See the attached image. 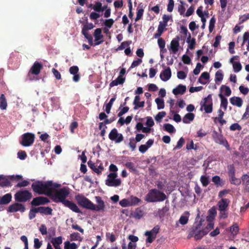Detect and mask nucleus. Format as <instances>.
Listing matches in <instances>:
<instances>
[{"instance_id":"obj_49","label":"nucleus","mask_w":249,"mask_h":249,"mask_svg":"<svg viewBox=\"0 0 249 249\" xmlns=\"http://www.w3.org/2000/svg\"><path fill=\"white\" fill-rule=\"evenodd\" d=\"M200 181L204 187L207 186L210 183L209 178L205 176H201L200 177Z\"/></svg>"},{"instance_id":"obj_64","label":"nucleus","mask_w":249,"mask_h":249,"mask_svg":"<svg viewBox=\"0 0 249 249\" xmlns=\"http://www.w3.org/2000/svg\"><path fill=\"white\" fill-rule=\"evenodd\" d=\"M125 166L129 169L130 171H135L136 168L134 164L132 162H127L125 164Z\"/></svg>"},{"instance_id":"obj_30","label":"nucleus","mask_w":249,"mask_h":249,"mask_svg":"<svg viewBox=\"0 0 249 249\" xmlns=\"http://www.w3.org/2000/svg\"><path fill=\"white\" fill-rule=\"evenodd\" d=\"M165 27V26H163V25H162V22H160L157 32L154 35V38H158L160 37L162 34Z\"/></svg>"},{"instance_id":"obj_35","label":"nucleus","mask_w":249,"mask_h":249,"mask_svg":"<svg viewBox=\"0 0 249 249\" xmlns=\"http://www.w3.org/2000/svg\"><path fill=\"white\" fill-rule=\"evenodd\" d=\"M220 90L224 93L226 96H229L231 93V91L229 87L226 85H222L220 87Z\"/></svg>"},{"instance_id":"obj_13","label":"nucleus","mask_w":249,"mask_h":249,"mask_svg":"<svg viewBox=\"0 0 249 249\" xmlns=\"http://www.w3.org/2000/svg\"><path fill=\"white\" fill-rule=\"evenodd\" d=\"M21 202H16L8 207L7 211L9 213H16L20 212L23 213L25 211L24 205Z\"/></svg>"},{"instance_id":"obj_52","label":"nucleus","mask_w":249,"mask_h":249,"mask_svg":"<svg viewBox=\"0 0 249 249\" xmlns=\"http://www.w3.org/2000/svg\"><path fill=\"white\" fill-rule=\"evenodd\" d=\"M228 174L229 176L235 175V170L233 164H230L228 166Z\"/></svg>"},{"instance_id":"obj_56","label":"nucleus","mask_w":249,"mask_h":249,"mask_svg":"<svg viewBox=\"0 0 249 249\" xmlns=\"http://www.w3.org/2000/svg\"><path fill=\"white\" fill-rule=\"evenodd\" d=\"M80 234L78 232H73L70 235V239L71 241H77L80 240Z\"/></svg>"},{"instance_id":"obj_21","label":"nucleus","mask_w":249,"mask_h":249,"mask_svg":"<svg viewBox=\"0 0 249 249\" xmlns=\"http://www.w3.org/2000/svg\"><path fill=\"white\" fill-rule=\"evenodd\" d=\"M36 211L38 213L45 215H52V209L50 207L41 206L37 207Z\"/></svg>"},{"instance_id":"obj_28","label":"nucleus","mask_w":249,"mask_h":249,"mask_svg":"<svg viewBox=\"0 0 249 249\" xmlns=\"http://www.w3.org/2000/svg\"><path fill=\"white\" fill-rule=\"evenodd\" d=\"M11 186L10 181L3 175H0V186L2 187Z\"/></svg>"},{"instance_id":"obj_42","label":"nucleus","mask_w":249,"mask_h":249,"mask_svg":"<svg viewBox=\"0 0 249 249\" xmlns=\"http://www.w3.org/2000/svg\"><path fill=\"white\" fill-rule=\"evenodd\" d=\"M77 245L75 243H71L69 241L64 243V249H77Z\"/></svg>"},{"instance_id":"obj_7","label":"nucleus","mask_w":249,"mask_h":249,"mask_svg":"<svg viewBox=\"0 0 249 249\" xmlns=\"http://www.w3.org/2000/svg\"><path fill=\"white\" fill-rule=\"evenodd\" d=\"M35 140V135L34 133L27 132L21 136L19 143L23 146L29 147L34 143Z\"/></svg>"},{"instance_id":"obj_26","label":"nucleus","mask_w":249,"mask_h":249,"mask_svg":"<svg viewBox=\"0 0 249 249\" xmlns=\"http://www.w3.org/2000/svg\"><path fill=\"white\" fill-rule=\"evenodd\" d=\"M186 87L184 85H179L175 89H173V93L177 95L178 94H183L186 91Z\"/></svg>"},{"instance_id":"obj_37","label":"nucleus","mask_w":249,"mask_h":249,"mask_svg":"<svg viewBox=\"0 0 249 249\" xmlns=\"http://www.w3.org/2000/svg\"><path fill=\"white\" fill-rule=\"evenodd\" d=\"M130 206H135L138 204L141 201V199L138 198L136 196H130L129 198Z\"/></svg>"},{"instance_id":"obj_47","label":"nucleus","mask_w":249,"mask_h":249,"mask_svg":"<svg viewBox=\"0 0 249 249\" xmlns=\"http://www.w3.org/2000/svg\"><path fill=\"white\" fill-rule=\"evenodd\" d=\"M155 102L157 105V107L158 109H161L164 107V100L160 98H157L155 99Z\"/></svg>"},{"instance_id":"obj_16","label":"nucleus","mask_w":249,"mask_h":249,"mask_svg":"<svg viewBox=\"0 0 249 249\" xmlns=\"http://www.w3.org/2000/svg\"><path fill=\"white\" fill-rule=\"evenodd\" d=\"M42 68L43 65L41 63L38 62H35L30 69L29 74H32L37 75L40 73V71Z\"/></svg>"},{"instance_id":"obj_44","label":"nucleus","mask_w":249,"mask_h":249,"mask_svg":"<svg viewBox=\"0 0 249 249\" xmlns=\"http://www.w3.org/2000/svg\"><path fill=\"white\" fill-rule=\"evenodd\" d=\"M143 215V211L140 208H137L134 212L133 217L136 219H140Z\"/></svg>"},{"instance_id":"obj_9","label":"nucleus","mask_w":249,"mask_h":249,"mask_svg":"<svg viewBox=\"0 0 249 249\" xmlns=\"http://www.w3.org/2000/svg\"><path fill=\"white\" fill-rule=\"evenodd\" d=\"M201 107H204L205 113H210L213 111V100L211 94H209L200 103Z\"/></svg>"},{"instance_id":"obj_19","label":"nucleus","mask_w":249,"mask_h":249,"mask_svg":"<svg viewBox=\"0 0 249 249\" xmlns=\"http://www.w3.org/2000/svg\"><path fill=\"white\" fill-rule=\"evenodd\" d=\"M178 39L179 37H177V38L173 39L171 42L169 50H171L173 53H176L178 50L179 47Z\"/></svg>"},{"instance_id":"obj_43","label":"nucleus","mask_w":249,"mask_h":249,"mask_svg":"<svg viewBox=\"0 0 249 249\" xmlns=\"http://www.w3.org/2000/svg\"><path fill=\"white\" fill-rule=\"evenodd\" d=\"M212 181L217 186H222L223 183L221 182V179L218 176H214L212 178Z\"/></svg>"},{"instance_id":"obj_41","label":"nucleus","mask_w":249,"mask_h":249,"mask_svg":"<svg viewBox=\"0 0 249 249\" xmlns=\"http://www.w3.org/2000/svg\"><path fill=\"white\" fill-rule=\"evenodd\" d=\"M223 74L221 70L217 71L215 74V82L216 84H218V81L221 82L223 79Z\"/></svg>"},{"instance_id":"obj_39","label":"nucleus","mask_w":249,"mask_h":249,"mask_svg":"<svg viewBox=\"0 0 249 249\" xmlns=\"http://www.w3.org/2000/svg\"><path fill=\"white\" fill-rule=\"evenodd\" d=\"M239 227L237 223H234L232 226L230 227V231L233 235H236L239 232Z\"/></svg>"},{"instance_id":"obj_8","label":"nucleus","mask_w":249,"mask_h":249,"mask_svg":"<svg viewBox=\"0 0 249 249\" xmlns=\"http://www.w3.org/2000/svg\"><path fill=\"white\" fill-rule=\"evenodd\" d=\"M117 174L116 173H109L106 180V185L109 187H118L121 184V180L120 178H116Z\"/></svg>"},{"instance_id":"obj_15","label":"nucleus","mask_w":249,"mask_h":249,"mask_svg":"<svg viewBox=\"0 0 249 249\" xmlns=\"http://www.w3.org/2000/svg\"><path fill=\"white\" fill-rule=\"evenodd\" d=\"M93 36L95 38L94 46L99 45L103 42V40H102L103 38V36L102 35V30L101 28H97L95 29Z\"/></svg>"},{"instance_id":"obj_32","label":"nucleus","mask_w":249,"mask_h":249,"mask_svg":"<svg viewBox=\"0 0 249 249\" xmlns=\"http://www.w3.org/2000/svg\"><path fill=\"white\" fill-rule=\"evenodd\" d=\"M158 44L160 49V52L165 53L167 51L165 48V41L162 38H158Z\"/></svg>"},{"instance_id":"obj_14","label":"nucleus","mask_w":249,"mask_h":249,"mask_svg":"<svg viewBox=\"0 0 249 249\" xmlns=\"http://www.w3.org/2000/svg\"><path fill=\"white\" fill-rule=\"evenodd\" d=\"M50 202L49 199L44 196H38L34 198L31 202V204L34 206H37L45 205Z\"/></svg>"},{"instance_id":"obj_38","label":"nucleus","mask_w":249,"mask_h":249,"mask_svg":"<svg viewBox=\"0 0 249 249\" xmlns=\"http://www.w3.org/2000/svg\"><path fill=\"white\" fill-rule=\"evenodd\" d=\"M230 178V183L231 184H234L235 185H239L241 184V181L240 178H236L235 175H232L231 176H229Z\"/></svg>"},{"instance_id":"obj_25","label":"nucleus","mask_w":249,"mask_h":249,"mask_svg":"<svg viewBox=\"0 0 249 249\" xmlns=\"http://www.w3.org/2000/svg\"><path fill=\"white\" fill-rule=\"evenodd\" d=\"M55 249H61L60 245L62 243V238L61 236L53 238L51 240Z\"/></svg>"},{"instance_id":"obj_29","label":"nucleus","mask_w":249,"mask_h":249,"mask_svg":"<svg viewBox=\"0 0 249 249\" xmlns=\"http://www.w3.org/2000/svg\"><path fill=\"white\" fill-rule=\"evenodd\" d=\"M7 107V103L5 95L1 94L0 96V108L2 110H5Z\"/></svg>"},{"instance_id":"obj_53","label":"nucleus","mask_w":249,"mask_h":249,"mask_svg":"<svg viewBox=\"0 0 249 249\" xmlns=\"http://www.w3.org/2000/svg\"><path fill=\"white\" fill-rule=\"evenodd\" d=\"M120 205L123 207L130 206L129 199H123L119 202Z\"/></svg>"},{"instance_id":"obj_55","label":"nucleus","mask_w":249,"mask_h":249,"mask_svg":"<svg viewBox=\"0 0 249 249\" xmlns=\"http://www.w3.org/2000/svg\"><path fill=\"white\" fill-rule=\"evenodd\" d=\"M230 129L231 131H235V130L240 131L242 129V127L238 123H234V124H232L230 126Z\"/></svg>"},{"instance_id":"obj_23","label":"nucleus","mask_w":249,"mask_h":249,"mask_svg":"<svg viewBox=\"0 0 249 249\" xmlns=\"http://www.w3.org/2000/svg\"><path fill=\"white\" fill-rule=\"evenodd\" d=\"M230 201L227 198H222L217 204L219 210L227 209Z\"/></svg>"},{"instance_id":"obj_60","label":"nucleus","mask_w":249,"mask_h":249,"mask_svg":"<svg viewBox=\"0 0 249 249\" xmlns=\"http://www.w3.org/2000/svg\"><path fill=\"white\" fill-rule=\"evenodd\" d=\"M102 4L100 2H97L93 6V9L94 11L100 12L102 11Z\"/></svg>"},{"instance_id":"obj_6","label":"nucleus","mask_w":249,"mask_h":249,"mask_svg":"<svg viewBox=\"0 0 249 249\" xmlns=\"http://www.w3.org/2000/svg\"><path fill=\"white\" fill-rule=\"evenodd\" d=\"M33 196L31 192L27 190H20L18 191L14 195L16 202H25L29 201Z\"/></svg>"},{"instance_id":"obj_24","label":"nucleus","mask_w":249,"mask_h":249,"mask_svg":"<svg viewBox=\"0 0 249 249\" xmlns=\"http://www.w3.org/2000/svg\"><path fill=\"white\" fill-rule=\"evenodd\" d=\"M12 195L11 193H8L0 197V204L6 205L10 203L12 200Z\"/></svg>"},{"instance_id":"obj_54","label":"nucleus","mask_w":249,"mask_h":249,"mask_svg":"<svg viewBox=\"0 0 249 249\" xmlns=\"http://www.w3.org/2000/svg\"><path fill=\"white\" fill-rule=\"evenodd\" d=\"M215 21V19L214 17H212L210 20L209 30L210 33L212 32L214 29Z\"/></svg>"},{"instance_id":"obj_58","label":"nucleus","mask_w":249,"mask_h":249,"mask_svg":"<svg viewBox=\"0 0 249 249\" xmlns=\"http://www.w3.org/2000/svg\"><path fill=\"white\" fill-rule=\"evenodd\" d=\"M243 183L246 186L249 185V175L248 174H244L241 177Z\"/></svg>"},{"instance_id":"obj_12","label":"nucleus","mask_w":249,"mask_h":249,"mask_svg":"<svg viewBox=\"0 0 249 249\" xmlns=\"http://www.w3.org/2000/svg\"><path fill=\"white\" fill-rule=\"evenodd\" d=\"M98 162L99 161L97 160L96 163H95L92 161L89 160L88 162V165L95 173L99 175L104 171V167L102 163H100L99 165H98Z\"/></svg>"},{"instance_id":"obj_51","label":"nucleus","mask_w":249,"mask_h":249,"mask_svg":"<svg viewBox=\"0 0 249 249\" xmlns=\"http://www.w3.org/2000/svg\"><path fill=\"white\" fill-rule=\"evenodd\" d=\"M233 69L235 72H238L242 69V65L239 62H237L233 64Z\"/></svg>"},{"instance_id":"obj_61","label":"nucleus","mask_w":249,"mask_h":249,"mask_svg":"<svg viewBox=\"0 0 249 249\" xmlns=\"http://www.w3.org/2000/svg\"><path fill=\"white\" fill-rule=\"evenodd\" d=\"M94 26L92 23H87L83 26L82 31H85V32H88V30H91L94 28Z\"/></svg>"},{"instance_id":"obj_20","label":"nucleus","mask_w":249,"mask_h":249,"mask_svg":"<svg viewBox=\"0 0 249 249\" xmlns=\"http://www.w3.org/2000/svg\"><path fill=\"white\" fill-rule=\"evenodd\" d=\"M145 6H144V4L142 3H140L138 7L137 8V15L136 18H135V21H137L141 19L143 16L144 12V9Z\"/></svg>"},{"instance_id":"obj_63","label":"nucleus","mask_w":249,"mask_h":249,"mask_svg":"<svg viewBox=\"0 0 249 249\" xmlns=\"http://www.w3.org/2000/svg\"><path fill=\"white\" fill-rule=\"evenodd\" d=\"M114 22V21L113 20V19L109 18L105 20L104 22V24L106 27L110 28L112 26Z\"/></svg>"},{"instance_id":"obj_48","label":"nucleus","mask_w":249,"mask_h":249,"mask_svg":"<svg viewBox=\"0 0 249 249\" xmlns=\"http://www.w3.org/2000/svg\"><path fill=\"white\" fill-rule=\"evenodd\" d=\"M145 235L147 236V239H146V242L147 243H151L156 238V236H154L151 233V232H147V231L145 232Z\"/></svg>"},{"instance_id":"obj_36","label":"nucleus","mask_w":249,"mask_h":249,"mask_svg":"<svg viewBox=\"0 0 249 249\" xmlns=\"http://www.w3.org/2000/svg\"><path fill=\"white\" fill-rule=\"evenodd\" d=\"M219 97L221 99V107H223L224 110H226L227 108L228 100L221 93L219 94Z\"/></svg>"},{"instance_id":"obj_3","label":"nucleus","mask_w":249,"mask_h":249,"mask_svg":"<svg viewBox=\"0 0 249 249\" xmlns=\"http://www.w3.org/2000/svg\"><path fill=\"white\" fill-rule=\"evenodd\" d=\"M60 186V184L53 183L52 181H36L32 184V188L35 193L39 195L50 196L53 189L59 188Z\"/></svg>"},{"instance_id":"obj_17","label":"nucleus","mask_w":249,"mask_h":249,"mask_svg":"<svg viewBox=\"0 0 249 249\" xmlns=\"http://www.w3.org/2000/svg\"><path fill=\"white\" fill-rule=\"evenodd\" d=\"M171 75V69L169 67H167L161 72L160 77L162 81L165 82L170 79Z\"/></svg>"},{"instance_id":"obj_22","label":"nucleus","mask_w":249,"mask_h":249,"mask_svg":"<svg viewBox=\"0 0 249 249\" xmlns=\"http://www.w3.org/2000/svg\"><path fill=\"white\" fill-rule=\"evenodd\" d=\"M125 81V78L123 75H120L115 80L112 81L109 84V87L123 84Z\"/></svg>"},{"instance_id":"obj_45","label":"nucleus","mask_w":249,"mask_h":249,"mask_svg":"<svg viewBox=\"0 0 249 249\" xmlns=\"http://www.w3.org/2000/svg\"><path fill=\"white\" fill-rule=\"evenodd\" d=\"M164 130L169 133L174 132L176 130L173 125L170 124H165L163 125Z\"/></svg>"},{"instance_id":"obj_34","label":"nucleus","mask_w":249,"mask_h":249,"mask_svg":"<svg viewBox=\"0 0 249 249\" xmlns=\"http://www.w3.org/2000/svg\"><path fill=\"white\" fill-rule=\"evenodd\" d=\"M210 78V74L208 72H204L201 73L200 76L198 78V81L201 84L205 85L206 84V82L203 81L202 79L205 80H209Z\"/></svg>"},{"instance_id":"obj_40","label":"nucleus","mask_w":249,"mask_h":249,"mask_svg":"<svg viewBox=\"0 0 249 249\" xmlns=\"http://www.w3.org/2000/svg\"><path fill=\"white\" fill-rule=\"evenodd\" d=\"M82 34L88 40L89 44L91 45H94L93 43V38L91 35L89 34L88 32L82 31Z\"/></svg>"},{"instance_id":"obj_18","label":"nucleus","mask_w":249,"mask_h":249,"mask_svg":"<svg viewBox=\"0 0 249 249\" xmlns=\"http://www.w3.org/2000/svg\"><path fill=\"white\" fill-rule=\"evenodd\" d=\"M154 142L153 139L148 140L145 144H142L139 146V151L142 154L144 153L153 144Z\"/></svg>"},{"instance_id":"obj_5","label":"nucleus","mask_w":249,"mask_h":249,"mask_svg":"<svg viewBox=\"0 0 249 249\" xmlns=\"http://www.w3.org/2000/svg\"><path fill=\"white\" fill-rule=\"evenodd\" d=\"M200 227L201 225L199 224L196 226H194L188 236V238L194 237L195 240H198L206 235L207 234L206 230L201 229Z\"/></svg>"},{"instance_id":"obj_57","label":"nucleus","mask_w":249,"mask_h":249,"mask_svg":"<svg viewBox=\"0 0 249 249\" xmlns=\"http://www.w3.org/2000/svg\"><path fill=\"white\" fill-rule=\"evenodd\" d=\"M37 208H34L30 210L29 213V218L30 219H32L36 217V213H38L36 211Z\"/></svg>"},{"instance_id":"obj_10","label":"nucleus","mask_w":249,"mask_h":249,"mask_svg":"<svg viewBox=\"0 0 249 249\" xmlns=\"http://www.w3.org/2000/svg\"><path fill=\"white\" fill-rule=\"evenodd\" d=\"M213 137L216 143L225 146L228 150L230 149L228 141L222 135L219 134L217 131L214 130L213 132Z\"/></svg>"},{"instance_id":"obj_46","label":"nucleus","mask_w":249,"mask_h":249,"mask_svg":"<svg viewBox=\"0 0 249 249\" xmlns=\"http://www.w3.org/2000/svg\"><path fill=\"white\" fill-rule=\"evenodd\" d=\"M137 142H136L134 137H131L129 139V142L128 143V145L132 151L135 150Z\"/></svg>"},{"instance_id":"obj_1","label":"nucleus","mask_w":249,"mask_h":249,"mask_svg":"<svg viewBox=\"0 0 249 249\" xmlns=\"http://www.w3.org/2000/svg\"><path fill=\"white\" fill-rule=\"evenodd\" d=\"M70 193V189L68 187H64L55 191L53 196V199L55 202L62 203L64 206L75 213H82L81 211L75 203L66 199Z\"/></svg>"},{"instance_id":"obj_2","label":"nucleus","mask_w":249,"mask_h":249,"mask_svg":"<svg viewBox=\"0 0 249 249\" xmlns=\"http://www.w3.org/2000/svg\"><path fill=\"white\" fill-rule=\"evenodd\" d=\"M95 198L97 205L82 194H78L75 196L77 204L80 207L96 212L104 211L106 208L105 202L100 196H96Z\"/></svg>"},{"instance_id":"obj_4","label":"nucleus","mask_w":249,"mask_h":249,"mask_svg":"<svg viewBox=\"0 0 249 249\" xmlns=\"http://www.w3.org/2000/svg\"><path fill=\"white\" fill-rule=\"evenodd\" d=\"M167 198L166 195L156 189H152L149 191L145 196V200L148 202H155L163 201Z\"/></svg>"},{"instance_id":"obj_50","label":"nucleus","mask_w":249,"mask_h":249,"mask_svg":"<svg viewBox=\"0 0 249 249\" xmlns=\"http://www.w3.org/2000/svg\"><path fill=\"white\" fill-rule=\"evenodd\" d=\"M166 115V112L165 111H161L158 113L155 116V120L158 122H160L161 119Z\"/></svg>"},{"instance_id":"obj_27","label":"nucleus","mask_w":249,"mask_h":249,"mask_svg":"<svg viewBox=\"0 0 249 249\" xmlns=\"http://www.w3.org/2000/svg\"><path fill=\"white\" fill-rule=\"evenodd\" d=\"M230 101L232 105L236 106L238 107H241L243 104L242 99L239 97H232L230 98Z\"/></svg>"},{"instance_id":"obj_62","label":"nucleus","mask_w":249,"mask_h":249,"mask_svg":"<svg viewBox=\"0 0 249 249\" xmlns=\"http://www.w3.org/2000/svg\"><path fill=\"white\" fill-rule=\"evenodd\" d=\"M188 222V216L181 215L179 219V222L181 225H185Z\"/></svg>"},{"instance_id":"obj_59","label":"nucleus","mask_w":249,"mask_h":249,"mask_svg":"<svg viewBox=\"0 0 249 249\" xmlns=\"http://www.w3.org/2000/svg\"><path fill=\"white\" fill-rule=\"evenodd\" d=\"M79 68L77 66H73L69 69V72L71 74H75L79 72Z\"/></svg>"},{"instance_id":"obj_31","label":"nucleus","mask_w":249,"mask_h":249,"mask_svg":"<svg viewBox=\"0 0 249 249\" xmlns=\"http://www.w3.org/2000/svg\"><path fill=\"white\" fill-rule=\"evenodd\" d=\"M195 115L192 113H187L183 118L182 121L185 124H188L194 119Z\"/></svg>"},{"instance_id":"obj_33","label":"nucleus","mask_w":249,"mask_h":249,"mask_svg":"<svg viewBox=\"0 0 249 249\" xmlns=\"http://www.w3.org/2000/svg\"><path fill=\"white\" fill-rule=\"evenodd\" d=\"M191 34L189 33V36L187 39V42L188 44V48L191 50H193L195 48V46L196 44V39L195 38H192L191 40Z\"/></svg>"},{"instance_id":"obj_11","label":"nucleus","mask_w":249,"mask_h":249,"mask_svg":"<svg viewBox=\"0 0 249 249\" xmlns=\"http://www.w3.org/2000/svg\"><path fill=\"white\" fill-rule=\"evenodd\" d=\"M109 139L115 142V143H120L124 140V137L121 133H119L116 128L112 129L108 135Z\"/></svg>"}]
</instances>
